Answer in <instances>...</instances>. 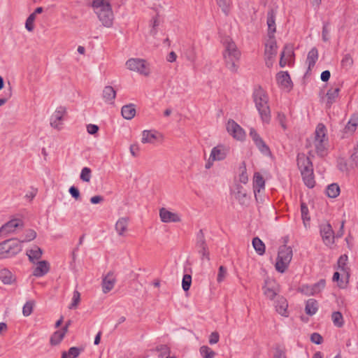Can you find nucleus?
Here are the masks:
<instances>
[{
    "instance_id": "7ed1b4c3",
    "label": "nucleus",
    "mask_w": 358,
    "mask_h": 358,
    "mask_svg": "<svg viewBox=\"0 0 358 358\" xmlns=\"http://www.w3.org/2000/svg\"><path fill=\"white\" fill-rule=\"evenodd\" d=\"M296 161L305 185L308 188L314 187L315 181L313 174V165L311 160L304 153H299Z\"/></svg>"
},
{
    "instance_id": "f257e3e1",
    "label": "nucleus",
    "mask_w": 358,
    "mask_h": 358,
    "mask_svg": "<svg viewBox=\"0 0 358 358\" xmlns=\"http://www.w3.org/2000/svg\"><path fill=\"white\" fill-rule=\"evenodd\" d=\"M252 98L262 121L268 124L271 122V115L266 92L259 86L254 90Z\"/></svg>"
},
{
    "instance_id": "9b49d317",
    "label": "nucleus",
    "mask_w": 358,
    "mask_h": 358,
    "mask_svg": "<svg viewBox=\"0 0 358 358\" xmlns=\"http://www.w3.org/2000/svg\"><path fill=\"white\" fill-rule=\"evenodd\" d=\"M227 130L234 138L238 141H243L245 137L243 129L233 120L228 121Z\"/></svg>"
},
{
    "instance_id": "0eeeda50",
    "label": "nucleus",
    "mask_w": 358,
    "mask_h": 358,
    "mask_svg": "<svg viewBox=\"0 0 358 358\" xmlns=\"http://www.w3.org/2000/svg\"><path fill=\"white\" fill-rule=\"evenodd\" d=\"M277 43L275 37H268L265 43L264 56L266 65L268 68L273 66L274 59L277 55Z\"/></svg>"
},
{
    "instance_id": "bb28decb",
    "label": "nucleus",
    "mask_w": 358,
    "mask_h": 358,
    "mask_svg": "<svg viewBox=\"0 0 358 358\" xmlns=\"http://www.w3.org/2000/svg\"><path fill=\"white\" fill-rule=\"evenodd\" d=\"M66 334V328H62L59 330L56 331L51 336L50 343L52 345H57L63 340L64 337Z\"/></svg>"
},
{
    "instance_id": "09e8293b",
    "label": "nucleus",
    "mask_w": 358,
    "mask_h": 358,
    "mask_svg": "<svg viewBox=\"0 0 358 358\" xmlns=\"http://www.w3.org/2000/svg\"><path fill=\"white\" fill-rule=\"evenodd\" d=\"M80 178L84 182H89L91 178V169L88 167H84L81 171Z\"/></svg>"
},
{
    "instance_id": "dca6fc26",
    "label": "nucleus",
    "mask_w": 358,
    "mask_h": 358,
    "mask_svg": "<svg viewBox=\"0 0 358 358\" xmlns=\"http://www.w3.org/2000/svg\"><path fill=\"white\" fill-rule=\"evenodd\" d=\"M115 281L116 280L114 276L113 272H108V274L103 278L102 280L103 292L106 294L112 290L115 285Z\"/></svg>"
},
{
    "instance_id": "e433bc0d",
    "label": "nucleus",
    "mask_w": 358,
    "mask_h": 358,
    "mask_svg": "<svg viewBox=\"0 0 358 358\" xmlns=\"http://www.w3.org/2000/svg\"><path fill=\"white\" fill-rule=\"evenodd\" d=\"M239 171V181L243 184H246L248 181V176L245 162H242L240 164Z\"/></svg>"
},
{
    "instance_id": "9d476101",
    "label": "nucleus",
    "mask_w": 358,
    "mask_h": 358,
    "mask_svg": "<svg viewBox=\"0 0 358 358\" xmlns=\"http://www.w3.org/2000/svg\"><path fill=\"white\" fill-rule=\"evenodd\" d=\"M66 107L62 106L57 107L50 117L51 127L57 130H61L62 128V121L64 120V116L66 115Z\"/></svg>"
},
{
    "instance_id": "412c9836",
    "label": "nucleus",
    "mask_w": 358,
    "mask_h": 358,
    "mask_svg": "<svg viewBox=\"0 0 358 358\" xmlns=\"http://www.w3.org/2000/svg\"><path fill=\"white\" fill-rule=\"evenodd\" d=\"M0 280L5 285H12L16 281L15 276L7 268L0 270Z\"/></svg>"
},
{
    "instance_id": "2f4dec72",
    "label": "nucleus",
    "mask_w": 358,
    "mask_h": 358,
    "mask_svg": "<svg viewBox=\"0 0 358 358\" xmlns=\"http://www.w3.org/2000/svg\"><path fill=\"white\" fill-rule=\"evenodd\" d=\"M43 251L41 248H31L30 250L27 251L29 259L32 262L39 259L41 257Z\"/></svg>"
},
{
    "instance_id": "ea45409f",
    "label": "nucleus",
    "mask_w": 358,
    "mask_h": 358,
    "mask_svg": "<svg viewBox=\"0 0 358 358\" xmlns=\"http://www.w3.org/2000/svg\"><path fill=\"white\" fill-rule=\"evenodd\" d=\"M200 353L203 358H213L215 355V352L206 345L200 348Z\"/></svg>"
},
{
    "instance_id": "1a4fd4ad",
    "label": "nucleus",
    "mask_w": 358,
    "mask_h": 358,
    "mask_svg": "<svg viewBox=\"0 0 358 358\" xmlns=\"http://www.w3.org/2000/svg\"><path fill=\"white\" fill-rule=\"evenodd\" d=\"M36 232L34 229H27L21 239L8 238L0 243V246L7 245L8 246H19L21 243L31 241L36 238Z\"/></svg>"
},
{
    "instance_id": "20e7f679",
    "label": "nucleus",
    "mask_w": 358,
    "mask_h": 358,
    "mask_svg": "<svg viewBox=\"0 0 358 358\" xmlns=\"http://www.w3.org/2000/svg\"><path fill=\"white\" fill-rule=\"evenodd\" d=\"M224 51L223 56L227 67L234 73L237 72L238 62L241 57V52L238 50L236 45L231 38H226L224 41Z\"/></svg>"
},
{
    "instance_id": "4be33fe9",
    "label": "nucleus",
    "mask_w": 358,
    "mask_h": 358,
    "mask_svg": "<svg viewBox=\"0 0 358 358\" xmlns=\"http://www.w3.org/2000/svg\"><path fill=\"white\" fill-rule=\"evenodd\" d=\"M287 307L288 303L286 299L283 296H278L275 301L276 311L281 315L287 317Z\"/></svg>"
},
{
    "instance_id": "f8f14e48",
    "label": "nucleus",
    "mask_w": 358,
    "mask_h": 358,
    "mask_svg": "<svg viewBox=\"0 0 358 358\" xmlns=\"http://www.w3.org/2000/svg\"><path fill=\"white\" fill-rule=\"evenodd\" d=\"M320 235L324 244L328 245L332 243L335 238L334 232L331 225L329 222H324L320 224Z\"/></svg>"
},
{
    "instance_id": "7c9ffc66",
    "label": "nucleus",
    "mask_w": 358,
    "mask_h": 358,
    "mask_svg": "<svg viewBox=\"0 0 358 358\" xmlns=\"http://www.w3.org/2000/svg\"><path fill=\"white\" fill-rule=\"evenodd\" d=\"M340 92L339 87H336L334 89H329L327 93V105L329 108L331 106V105L336 101V99L338 98Z\"/></svg>"
},
{
    "instance_id": "49530a36",
    "label": "nucleus",
    "mask_w": 358,
    "mask_h": 358,
    "mask_svg": "<svg viewBox=\"0 0 358 358\" xmlns=\"http://www.w3.org/2000/svg\"><path fill=\"white\" fill-rule=\"evenodd\" d=\"M157 351L159 352V355L158 358H166V357H169V348L166 345H161L157 346L156 348Z\"/></svg>"
},
{
    "instance_id": "39448f33",
    "label": "nucleus",
    "mask_w": 358,
    "mask_h": 358,
    "mask_svg": "<svg viewBox=\"0 0 358 358\" xmlns=\"http://www.w3.org/2000/svg\"><path fill=\"white\" fill-rule=\"evenodd\" d=\"M292 258V248H280L275 262V269L280 273H284L287 268Z\"/></svg>"
},
{
    "instance_id": "f704fd0d",
    "label": "nucleus",
    "mask_w": 358,
    "mask_h": 358,
    "mask_svg": "<svg viewBox=\"0 0 358 358\" xmlns=\"http://www.w3.org/2000/svg\"><path fill=\"white\" fill-rule=\"evenodd\" d=\"M257 148L259 150L265 155H268L271 154V150L269 147L266 144L262 138H260L255 142H254Z\"/></svg>"
},
{
    "instance_id": "cd10ccee",
    "label": "nucleus",
    "mask_w": 358,
    "mask_h": 358,
    "mask_svg": "<svg viewBox=\"0 0 358 358\" xmlns=\"http://www.w3.org/2000/svg\"><path fill=\"white\" fill-rule=\"evenodd\" d=\"M129 219L127 217L120 218L115 224V230L119 235H122L127 229Z\"/></svg>"
},
{
    "instance_id": "0e129e2a",
    "label": "nucleus",
    "mask_w": 358,
    "mask_h": 358,
    "mask_svg": "<svg viewBox=\"0 0 358 358\" xmlns=\"http://www.w3.org/2000/svg\"><path fill=\"white\" fill-rule=\"evenodd\" d=\"M310 341H311V342H313L317 345H320L322 343L323 338L318 333H313L310 336Z\"/></svg>"
},
{
    "instance_id": "f3484780",
    "label": "nucleus",
    "mask_w": 358,
    "mask_h": 358,
    "mask_svg": "<svg viewBox=\"0 0 358 358\" xmlns=\"http://www.w3.org/2000/svg\"><path fill=\"white\" fill-rule=\"evenodd\" d=\"M268 37H275V13L273 9L267 12Z\"/></svg>"
},
{
    "instance_id": "b1692460",
    "label": "nucleus",
    "mask_w": 358,
    "mask_h": 358,
    "mask_svg": "<svg viewBox=\"0 0 358 358\" xmlns=\"http://www.w3.org/2000/svg\"><path fill=\"white\" fill-rule=\"evenodd\" d=\"M327 141V129L324 124L320 123L317 125L315 131V140L314 141Z\"/></svg>"
},
{
    "instance_id": "774afa93",
    "label": "nucleus",
    "mask_w": 358,
    "mask_h": 358,
    "mask_svg": "<svg viewBox=\"0 0 358 358\" xmlns=\"http://www.w3.org/2000/svg\"><path fill=\"white\" fill-rule=\"evenodd\" d=\"M196 244L199 246H202L205 244L204 234L202 229L199 230L196 235Z\"/></svg>"
},
{
    "instance_id": "5701e85b",
    "label": "nucleus",
    "mask_w": 358,
    "mask_h": 358,
    "mask_svg": "<svg viewBox=\"0 0 358 358\" xmlns=\"http://www.w3.org/2000/svg\"><path fill=\"white\" fill-rule=\"evenodd\" d=\"M116 96V91L112 86H106L103 88L102 97L105 102L108 103H113L114 99Z\"/></svg>"
},
{
    "instance_id": "338daca9",
    "label": "nucleus",
    "mask_w": 358,
    "mask_h": 358,
    "mask_svg": "<svg viewBox=\"0 0 358 358\" xmlns=\"http://www.w3.org/2000/svg\"><path fill=\"white\" fill-rule=\"evenodd\" d=\"M348 261V256L346 255H341L338 260V268L342 271H345V266Z\"/></svg>"
},
{
    "instance_id": "8fccbe9b",
    "label": "nucleus",
    "mask_w": 358,
    "mask_h": 358,
    "mask_svg": "<svg viewBox=\"0 0 358 358\" xmlns=\"http://www.w3.org/2000/svg\"><path fill=\"white\" fill-rule=\"evenodd\" d=\"M273 358H287L285 348L284 347H280V345H276L275 348Z\"/></svg>"
},
{
    "instance_id": "c756f323",
    "label": "nucleus",
    "mask_w": 358,
    "mask_h": 358,
    "mask_svg": "<svg viewBox=\"0 0 358 358\" xmlns=\"http://www.w3.org/2000/svg\"><path fill=\"white\" fill-rule=\"evenodd\" d=\"M318 309L317 301L314 299H310L306 301L305 311L308 315H313L316 313Z\"/></svg>"
},
{
    "instance_id": "bf43d9fd",
    "label": "nucleus",
    "mask_w": 358,
    "mask_h": 358,
    "mask_svg": "<svg viewBox=\"0 0 358 358\" xmlns=\"http://www.w3.org/2000/svg\"><path fill=\"white\" fill-rule=\"evenodd\" d=\"M338 169L342 172H348V165L345 160V159L341 158L338 160L337 163Z\"/></svg>"
},
{
    "instance_id": "c9c22d12",
    "label": "nucleus",
    "mask_w": 358,
    "mask_h": 358,
    "mask_svg": "<svg viewBox=\"0 0 358 358\" xmlns=\"http://www.w3.org/2000/svg\"><path fill=\"white\" fill-rule=\"evenodd\" d=\"M327 141H314V145L315 147V151L317 155L320 157H324L326 155V144Z\"/></svg>"
},
{
    "instance_id": "c85d7f7f",
    "label": "nucleus",
    "mask_w": 358,
    "mask_h": 358,
    "mask_svg": "<svg viewBox=\"0 0 358 358\" xmlns=\"http://www.w3.org/2000/svg\"><path fill=\"white\" fill-rule=\"evenodd\" d=\"M20 251V248H0V259L12 257Z\"/></svg>"
},
{
    "instance_id": "37998d69",
    "label": "nucleus",
    "mask_w": 358,
    "mask_h": 358,
    "mask_svg": "<svg viewBox=\"0 0 358 358\" xmlns=\"http://www.w3.org/2000/svg\"><path fill=\"white\" fill-rule=\"evenodd\" d=\"M217 5L221 8L223 13L228 15L229 12L230 0H216Z\"/></svg>"
},
{
    "instance_id": "ddd939ff",
    "label": "nucleus",
    "mask_w": 358,
    "mask_h": 358,
    "mask_svg": "<svg viewBox=\"0 0 358 358\" xmlns=\"http://www.w3.org/2000/svg\"><path fill=\"white\" fill-rule=\"evenodd\" d=\"M358 127V114L353 113L343 130V138L352 136Z\"/></svg>"
},
{
    "instance_id": "a18cd8bd",
    "label": "nucleus",
    "mask_w": 358,
    "mask_h": 358,
    "mask_svg": "<svg viewBox=\"0 0 358 358\" xmlns=\"http://www.w3.org/2000/svg\"><path fill=\"white\" fill-rule=\"evenodd\" d=\"M80 301V294L78 291L75 290L72 298V302L69 306L70 309L76 308Z\"/></svg>"
},
{
    "instance_id": "4c0bfd02",
    "label": "nucleus",
    "mask_w": 358,
    "mask_h": 358,
    "mask_svg": "<svg viewBox=\"0 0 358 358\" xmlns=\"http://www.w3.org/2000/svg\"><path fill=\"white\" fill-rule=\"evenodd\" d=\"M331 319L335 326L342 327L343 326V317L339 311L334 312L331 315Z\"/></svg>"
},
{
    "instance_id": "79ce46f5",
    "label": "nucleus",
    "mask_w": 358,
    "mask_h": 358,
    "mask_svg": "<svg viewBox=\"0 0 358 358\" xmlns=\"http://www.w3.org/2000/svg\"><path fill=\"white\" fill-rule=\"evenodd\" d=\"M351 164H350L351 168H355L358 164V145H356L352 150L350 155Z\"/></svg>"
},
{
    "instance_id": "6e6d98bb",
    "label": "nucleus",
    "mask_w": 358,
    "mask_h": 358,
    "mask_svg": "<svg viewBox=\"0 0 358 358\" xmlns=\"http://www.w3.org/2000/svg\"><path fill=\"white\" fill-rule=\"evenodd\" d=\"M35 18L34 14H30L26 20L25 27L29 31H31L34 29V21Z\"/></svg>"
},
{
    "instance_id": "4468645a",
    "label": "nucleus",
    "mask_w": 358,
    "mask_h": 358,
    "mask_svg": "<svg viewBox=\"0 0 358 358\" xmlns=\"http://www.w3.org/2000/svg\"><path fill=\"white\" fill-rule=\"evenodd\" d=\"M228 149L223 145H218L214 147L210 152V160L221 161L224 160L227 155Z\"/></svg>"
},
{
    "instance_id": "69168bd1",
    "label": "nucleus",
    "mask_w": 358,
    "mask_h": 358,
    "mask_svg": "<svg viewBox=\"0 0 358 358\" xmlns=\"http://www.w3.org/2000/svg\"><path fill=\"white\" fill-rule=\"evenodd\" d=\"M69 192L71 195V196L73 198H74L76 200L80 199V194L79 189L76 187H75V186L70 187V188L69 189Z\"/></svg>"
},
{
    "instance_id": "6e6552de",
    "label": "nucleus",
    "mask_w": 358,
    "mask_h": 358,
    "mask_svg": "<svg viewBox=\"0 0 358 358\" xmlns=\"http://www.w3.org/2000/svg\"><path fill=\"white\" fill-rule=\"evenodd\" d=\"M24 222L20 218H13L0 227V236L6 238L8 235L15 233L17 229H22Z\"/></svg>"
},
{
    "instance_id": "393cba45",
    "label": "nucleus",
    "mask_w": 358,
    "mask_h": 358,
    "mask_svg": "<svg viewBox=\"0 0 358 358\" xmlns=\"http://www.w3.org/2000/svg\"><path fill=\"white\" fill-rule=\"evenodd\" d=\"M122 117L126 120H131L136 115V107L134 103L123 106L121 109Z\"/></svg>"
},
{
    "instance_id": "13d9d810",
    "label": "nucleus",
    "mask_w": 358,
    "mask_h": 358,
    "mask_svg": "<svg viewBox=\"0 0 358 358\" xmlns=\"http://www.w3.org/2000/svg\"><path fill=\"white\" fill-rule=\"evenodd\" d=\"M353 64V59L350 55H345L341 60V65L343 67H350Z\"/></svg>"
},
{
    "instance_id": "864d4df0",
    "label": "nucleus",
    "mask_w": 358,
    "mask_h": 358,
    "mask_svg": "<svg viewBox=\"0 0 358 358\" xmlns=\"http://www.w3.org/2000/svg\"><path fill=\"white\" fill-rule=\"evenodd\" d=\"M299 291L306 295H314L313 285H303L299 288Z\"/></svg>"
},
{
    "instance_id": "6ab92c4d",
    "label": "nucleus",
    "mask_w": 358,
    "mask_h": 358,
    "mask_svg": "<svg viewBox=\"0 0 358 358\" xmlns=\"http://www.w3.org/2000/svg\"><path fill=\"white\" fill-rule=\"evenodd\" d=\"M50 270V264L45 261H40L38 262L36 267L34 269L33 275L36 277H42L48 273Z\"/></svg>"
},
{
    "instance_id": "603ef678",
    "label": "nucleus",
    "mask_w": 358,
    "mask_h": 358,
    "mask_svg": "<svg viewBox=\"0 0 358 358\" xmlns=\"http://www.w3.org/2000/svg\"><path fill=\"white\" fill-rule=\"evenodd\" d=\"M325 285H326V281L324 279H321L317 282L315 283L313 285V292L315 293V294L316 293L320 292L321 290H322L324 288Z\"/></svg>"
},
{
    "instance_id": "5fc2aeb1",
    "label": "nucleus",
    "mask_w": 358,
    "mask_h": 358,
    "mask_svg": "<svg viewBox=\"0 0 358 358\" xmlns=\"http://www.w3.org/2000/svg\"><path fill=\"white\" fill-rule=\"evenodd\" d=\"M243 187L238 188V191L236 194V198L238 200L241 204H244L247 200V194L242 191Z\"/></svg>"
},
{
    "instance_id": "4d7b16f0",
    "label": "nucleus",
    "mask_w": 358,
    "mask_h": 358,
    "mask_svg": "<svg viewBox=\"0 0 358 358\" xmlns=\"http://www.w3.org/2000/svg\"><path fill=\"white\" fill-rule=\"evenodd\" d=\"M81 352V349L77 347H71L69 348L67 355L69 358H77Z\"/></svg>"
},
{
    "instance_id": "052dcab7",
    "label": "nucleus",
    "mask_w": 358,
    "mask_h": 358,
    "mask_svg": "<svg viewBox=\"0 0 358 358\" xmlns=\"http://www.w3.org/2000/svg\"><path fill=\"white\" fill-rule=\"evenodd\" d=\"M227 275V268L224 266H220L218 270L217 280L218 282H222Z\"/></svg>"
},
{
    "instance_id": "e2e57ef3",
    "label": "nucleus",
    "mask_w": 358,
    "mask_h": 358,
    "mask_svg": "<svg viewBox=\"0 0 358 358\" xmlns=\"http://www.w3.org/2000/svg\"><path fill=\"white\" fill-rule=\"evenodd\" d=\"M328 26H329L328 22H324L323 24L322 36V40L324 42H327L329 40V30L328 29Z\"/></svg>"
},
{
    "instance_id": "423d86ee",
    "label": "nucleus",
    "mask_w": 358,
    "mask_h": 358,
    "mask_svg": "<svg viewBox=\"0 0 358 358\" xmlns=\"http://www.w3.org/2000/svg\"><path fill=\"white\" fill-rule=\"evenodd\" d=\"M126 66L130 71L138 72L143 76H148L150 73L146 60L140 58H131L126 62Z\"/></svg>"
},
{
    "instance_id": "680f3d73",
    "label": "nucleus",
    "mask_w": 358,
    "mask_h": 358,
    "mask_svg": "<svg viewBox=\"0 0 358 358\" xmlns=\"http://www.w3.org/2000/svg\"><path fill=\"white\" fill-rule=\"evenodd\" d=\"M277 120L280 126L282 127V128L284 130H285L287 129L285 115L281 112H278L277 115Z\"/></svg>"
},
{
    "instance_id": "aec40b11",
    "label": "nucleus",
    "mask_w": 358,
    "mask_h": 358,
    "mask_svg": "<svg viewBox=\"0 0 358 358\" xmlns=\"http://www.w3.org/2000/svg\"><path fill=\"white\" fill-rule=\"evenodd\" d=\"M278 83L282 87L290 90L292 87V82L287 71H280L276 76Z\"/></svg>"
},
{
    "instance_id": "a211bd4d",
    "label": "nucleus",
    "mask_w": 358,
    "mask_h": 358,
    "mask_svg": "<svg viewBox=\"0 0 358 358\" xmlns=\"http://www.w3.org/2000/svg\"><path fill=\"white\" fill-rule=\"evenodd\" d=\"M265 187V180L263 176L258 172L255 173L254 174V180H253V189L255 196L257 198V193L261 192V189H264Z\"/></svg>"
},
{
    "instance_id": "a19ab883",
    "label": "nucleus",
    "mask_w": 358,
    "mask_h": 358,
    "mask_svg": "<svg viewBox=\"0 0 358 358\" xmlns=\"http://www.w3.org/2000/svg\"><path fill=\"white\" fill-rule=\"evenodd\" d=\"M35 303L34 301H27L22 308V313L24 316H29L32 311Z\"/></svg>"
},
{
    "instance_id": "58836bf2",
    "label": "nucleus",
    "mask_w": 358,
    "mask_h": 358,
    "mask_svg": "<svg viewBox=\"0 0 358 358\" xmlns=\"http://www.w3.org/2000/svg\"><path fill=\"white\" fill-rule=\"evenodd\" d=\"M301 213L303 224L306 227V222L310 221V217L308 216L309 210L308 206L304 202L301 203Z\"/></svg>"
},
{
    "instance_id": "3c124183",
    "label": "nucleus",
    "mask_w": 358,
    "mask_h": 358,
    "mask_svg": "<svg viewBox=\"0 0 358 358\" xmlns=\"http://www.w3.org/2000/svg\"><path fill=\"white\" fill-rule=\"evenodd\" d=\"M263 289L264 295L271 300H273L277 295L276 291L272 287H264Z\"/></svg>"
},
{
    "instance_id": "72a5a7b5",
    "label": "nucleus",
    "mask_w": 358,
    "mask_h": 358,
    "mask_svg": "<svg viewBox=\"0 0 358 358\" xmlns=\"http://www.w3.org/2000/svg\"><path fill=\"white\" fill-rule=\"evenodd\" d=\"M327 195L330 198H336L340 194V187L338 184L332 183L327 186L326 189Z\"/></svg>"
},
{
    "instance_id": "473e14b6",
    "label": "nucleus",
    "mask_w": 358,
    "mask_h": 358,
    "mask_svg": "<svg viewBox=\"0 0 358 358\" xmlns=\"http://www.w3.org/2000/svg\"><path fill=\"white\" fill-rule=\"evenodd\" d=\"M157 138L156 132L144 130L142 134L141 142L143 143H153Z\"/></svg>"
},
{
    "instance_id": "2eb2a0df",
    "label": "nucleus",
    "mask_w": 358,
    "mask_h": 358,
    "mask_svg": "<svg viewBox=\"0 0 358 358\" xmlns=\"http://www.w3.org/2000/svg\"><path fill=\"white\" fill-rule=\"evenodd\" d=\"M159 217L163 222H178L180 221L178 214L172 213L164 208L159 210Z\"/></svg>"
},
{
    "instance_id": "de8ad7c7",
    "label": "nucleus",
    "mask_w": 358,
    "mask_h": 358,
    "mask_svg": "<svg viewBox=\"0 0 358 358\" xmlns=\"http://www.w3.org/2000/svg\"><path fill=\"white\" fill-rule=\"evenodd\" d=\"M8 87L4 91V96L3 98H0V106L5 104L12 96V87L10 83H8Z\"/></svg>"
},
{
    "instance_id": "f03ea898",
    "label": "nucleus",
    "mask_w": 358,
    "mask_h": 358,
    "mask_svg": "<svg viewBox=\"0 0 358 358\" xmlns=\"http://www.w3.org/2000/svg\"><path fill=\"white\" fill-rule=\"evenodd\" d=\"M92 7L103 27L109 28L113 26L114 15L108 0H93Z\"/></svg>"
},
{
    "instance_id": "a878e982",
    "label": "nucleus",
    "mask_w": 358,
    "mask_h": 358,
    "mask_svg": "<svg viewBox=\"0 0 358 358\" xmlns=\"http://www.w3.org/2000/svg\"><path fill=\"white\" fill-rule=\"evenodd\" d=\"M318 59V50L313 48L308 53L306 62L308 63V71H311Z\"/></svg>"
},
{
    "instance_id": "c03bdc74",
    "label": "nucleus",
    "mask_w": 358,
    "mask_h": 358,
    "mask_svg": "<svg viewBox=\"0 0 358 358\" xmlns=\"http://www.w3.org/2000/svg\"><path fill=\"white\" fill-rule=\"evenodd\" d=\"M192 284V276L189 274H185L182 278V286L184 291L189 289Z\"/></svg>"
}]
</instances>
